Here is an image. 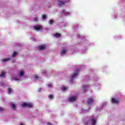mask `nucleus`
<instances>
[{
	"mask_svg": "<svg viewBox=\"0 0 125 125\" xmlns=\"http://www.w3.org/2000/svg\"><path fill=\"white\" fill-rule=\"evenodd\" d=\"M90 124H91L92 125H96V119H95L94 118H90L89 120L86 122L85 125H90Z\"/></svg>",
	"mask_w": 125,
	"mask_h": 125,
	"instance_id": "nucleus-1",
	"label": "nucleus"
},
{
	"mask_svg": "<svg viewBox=\"0 0 125 125\" xmlns=\"http://www.w3.org/2000/svg\"><path fill=\"white\" fill-rule=\"evenodd\" d=\"M22 106L23 107H29V108H32L33 107V104H27V103H24L22 104Z\"/></svg>",
	"mask_w": 125,
	"mask_h": 125,
	"instance_id": "nucleus-2",
	"label": "nucleus"
},
{
	"mask_svg": "<svg viewBox=\"0 0 125 125\" xmlns=\"http://www.w3.org/2000/svg\"><path fill=\"white\" fill-rule=\"evenodd\" d=\"M76 100H77V96L71 97L69 99L70 102H73V101H76Z\"/></svg>",
	"mask_w": 125,
	"mask_h": 125,
	"instance_id": "nucleus-3",
	"label": "nucleus"
},
{
	"mask_svg": "<svg viewBox=\"0 0 125 125\" xmlns=\"http://www.w3.org/2000/svg\"><path fill=\"white\" fill-rule=\"evenodd\" d=\"M76 72L74 74L73 76H72V79H75L77 76L79 74V69L76 70Z\"/></svg>",
	"mask_w": 125,
	"mask_h": 125,
	"instance_id": "nucleus-4",
	"label": "nucleus"
},
{
	"mask_svg": "<svg viewBox=\"0 0 125 125\" xmlns=\"http://www.w3.org/2000/svg\"><path fill=\"white\" fill-rule=\"evenodd\" d=\"M111 102L114 104H118V103H119V100H118L117 99H115V98H112Z\"/></svg>",
	"mask_w": 125,
	"mask_h": 125,
	"instance_id": "nucleus-5",
	"label": "nucleus"
},
{
	"mask_svg": "<svg viewBox=\"0 0 125 125\" xmlns=\"http://www.w3.org/2000/svg\"><path fill=\"white\" fill-rule=\"evenodd\" d=\"M35 30H36V31H40L42 29V26L41 25H35L34 26Z\"/></svg>",
	"mask_w": 125,
	"mask_h": 125,
	"instance_id": "nucleus-6",
	"label": "nucleus"
},
{
	"mask_svg": "<svg viewBox=\"0 0 125 125\" xmlns=\"http://www.w3.org/2000/svg\"><path fill=\"white\" fill-rule=\"evenodd\" d=\"M94 101L93 98H89L87 100V103L89 104H91V103H93Z\"/></svg>",
	"mask_w": 125,
	"mask_h": 125,
	"instance_id": "nucleus-7",
	"label": "nucleus"
},
{
	"mask_svg": "<svg viewBox=\"0 0 125 125\" xmlns=\"http://www.w3.org/2000/svg\"><path fill=\"white\" fill-rule=\"evenodd\" d=\"M66 2H64L62 0H59V6H61V5H64V3Z\"/></svg>",
	"mask_w": 125,
	"mask_h": 125,
	"instance_id": "nucleus-8",
	"label": "nucleus"
},
{
	"mask_svg": "<svg viewBox=\"0 0 125 125\" xmlns=\"http://www.w3.org/2000/svg\"><path fill=\"white\" fill-rule=\"evenodd\" d=\"M39 50H43V49H45V46L41 45L39 46Z\"/></svg>",
	"mask_w": 125,
	"mask_h": 125,
	"instance_id": "nucleus-9",
	"label": "nucleus"
},
{
	"mask_svg": "<svg viewBox=\"0 0 125 125\" xmlns=\"http://www.w3.org/2000/svg\"><path fill=\"white\" fill-rule=\"evenodd\" d=\"M88 85H85L83 86V91L84 93L85 92L86 90V88H87Z\"/></svg>",
	"mask_w": 125,
	"mask_h": 125,
	"instance_id": "nucleus-10",
	"label": "nucleus"
},
{
	"mask_svg": "<svg viewBox=\"0 0 125 125\" xmlns=\"http://www.w3.org/2000/svg\"><path fill=\"white\" fill-rule=\"evenodd\" d=\"M67 51L65 49H63L61 52V55H63V54H65Z\"/></svg>",
	"mask_w": 125,
	"mask_h": 125,
	"instance_id": "nucleus-11",
	"label": "nucleus"
},
{
	"mask_svg": "<svg viewBox=\"0 0 125 125\" xmlns=\"http://www.w3.org/2000/svg\"><path fill=\"white\" fill-rule=\"evenodd\" d=\"M7 61H10V58H7L3 60V62H7Z\"/></svg>",
	"mask_w": 125,
	"mask_h": 125,
	"instance_id": "nucleus-12",
	"label": "nucleus"
},
{
	"mask_svg": "<svg viewBox=\"0 0 125 125\" xmlns=\"http://www.w3.org/2000/svg\"><path fill=\"white\" fill-rule=\"evenodd\" d=\"M11 92H12V89H11V88H10V87L8 88V94H10V93H11Z\"/></svg>",
	"mask_w": 125,
	"mask_h": 125,
	"instance_id": "nucleus-13",
	"label": "nucleus"
},
{
	"mask_svg": "<svg viewBox=\"0 0 125 125\" xmlns=\"http://www.w3.org/2000/svg\"><path fill=\"white\" fill-rule=\"evenodd\" d=\"M11 105H12V107L13 108V109L14 110H15V109L16 108V105H15L13 103H11Z\"/></svg>",
	"mask_w": 125,
	"mask_h": 125,
	"instance_id": "nucleus-14",
	"label": "nucleus"
},
{
	"mask_svg": "<svg viewBox=\"0 0 125 125\" xmlns=\"http://www.w3.org/2000/svg\"><path fill=\"white\" fill-rule=\"evenodd\" d=\"M55 37H56L57 38H59V37L61 36V35L59 33H56L54 34Z\"/></svg>",
	"mask_w": 125,
	"mask_h": 125,
	"instance_id": "nucleus-15",
	"label": "nucleus"
},
{
	"mask_svg": "<svg viewBox=\"0 0 125 125\" xmlns=\"http://www.w3.org/2000/svg\"><path fill=\"white\" fill-rule=\"evenodd\" d=\"M66 13H67V12H66V10H63L62 13V15H63V16H64V15H65V14H66Z\"/></svg>",
	"mask_w": 125,
	"mask_h": 125,
	"instance_id": "nucleus-16",
	"label": "nucleus"
},
{
	"mask_svg": "<svg viewBox=\"0 0 125 125\" xmlns=\"http://www.w3.org/2000/svg\"><path fill=\"white\" fill-rule=\"evenodd\" d=\"M20 76L21 77H23V76H24V72L23 71H21L20 73Z\"/></svg>",
	"mask_w": 125,
	"mask_h": 125,
	"instance_id": "nucleus-17",
	"label": "nucleus"
},
{
	"mask_svg": "<svg viewBox=\"0 0 125 125\" xmlns=\"http://www.w3.org/2000/svg\"><path fill=\"white\" fill-rule=\"evenodd\" d=\"M4 75H5V72H2L1 73V74L0 75V77L4 76Z\"/></svg>",
	"mask_w": 125,
	"mask_h": 125,
	"instance_id": "nucleus-18",
	"label": "nucleus"
},
{
	"mask_svg": "<svg viewBox=\"0 0 125 125\" xmlns=\"http://www.w3.org/2000/svg\"><path fill=\"white\" fill-rule=\"evenodd\" d=\"M53 23H54V21H53V20H50L49 21V24L50 25H52V24H53Z\"/></svg>",
	"mask_w": 125,
	"mask_h": 125,
	"instance_id": "nucleus-19",
	"label": "nucleus"
},
{
	"mask_svg": "<svg viewBox=\"0 0 125 125\" xmlns=\"http://www.w3.org/2000/svg\"><path fill=\"white\" fill-rule=\"evenodd\" d=\"M62 89L63 91H65V90L67 89V88H66L65 86H62Z\"/></svg>",
	"mask_w": 125,
	"mask_h": 125,
	"instance_id": "nucleus-20",
	"label": "nucleus"
},
{
	"mask_svg": "<svg viewBox=\"0 0 125 125\" xmlns=\"http://www.w3.org/2000/svg\"><path fill=\"white\" fill-rule=\"evenodd\" d=\"M42 17L43 19H46V15H42Z\"/></svg>",
	"mask_w": 125,
	"mask_h": 125,
	"instance_id": "nucleus-21",
	"label": "nucleus"
},
{
	"mask_svg": "<svg viewBox=\"0 0 125 125\" xmlns=\"http://www.w3.org/2000/svg\"><path fill=\"white\" fill-rule=\"evenodd\" d=\"M17 55V52H14L13 54V57H14L15 56H16Z\"/></svg>",
	"mask_w": 125,
	"mask_h": 125,
	"instance_id": "nucleus-22",
	"label": "nucleus"
},
{
	"mask_svg": "<svg viewBox=\"0 0 125 125\" xmlns=\"http://www.w3.org/2000/svg\"><path fill=\"white\" fill-rule=\"evenodd\" d=\"M48 98H49L50 99H52L53 98V95H50L49 96H48Z\"/></svg>",
	"mask_w": 125,
	"mask_h": 125,
	"instance_id": "nucleus-23",
	"label": "nucleus"
},
{
	"mask_svg": "<svg viewBox=\"0 0 125 125\" xmlns=\"http://www.w3.org/2000/svg\"><path fill=\"white\" fill-rule=\"evenodd\" d=\"M4 111V108L1 107H0V112H2Z\"/></svg>",
	"mask_w": 125,
	"mask_h": 125,
	"instance_id": "nucleus-24",
	"label": "nucleus"
},
{
	"mask_svg": "<svg viewBox=\"0 0 125 125\" xmlns=\"http://www.w3.org/2000/svg\"><path fill=\"white\" fill-rule=\"evenodd\" d=\"M34 78L35 79V80H38V79H40V77H39L38 75H36V76L34 77Z\"/></svg>",
	"mask_w": 125,
	"mask_h": 125,
	"instance_id": "nucleus-25",
	"label": "nucleus"
},
{
	"mask_svg": "<svg viewBox=\"0 0 125 125\" xmlns=\"http://www.w3.org/2000/svg\"><path fill=\"white\" fill-rule=\"evenodd\" d=\"M34 21H38V18H36L34 19Z\"/></svg>",
	"mask_w": 125,
	"mask_h": 125,
	"instance_id": "nucleus-26",
	"label": "nucleus"
},
{
	"mask_svg": "<svg viewBox=\"0 0 125 125\" xmlns=\"http://www.w3.org/2000/svg\"><path fill=\"white\" fill-rule=\"evenodd\" d=\"M48 85L49 87H51V86H52V85L51 84H48Z\"/></svg>",
	"mask_w": 125,
	"mask_h": 125,
	"instance_id": "nucleus-27",
	"label": "nucleus"
},
{
	"mask_svg": "<svg viewBox=\"0 0 125 125\" xmlns=\"http://www.w3.org/2000/svg\"><path fill=\"white\" fill-rule=\"evenodd\" d=\"M42 90V88H40L39 89V92H41V91Z\"/></svg>",
	"mask_w": 125,
	"mask_h": 125,
	"instance_id": "nucleus-28",
	"label": "nucleus"
},
{
	"mask_svg": "<svg viewBox=\"0 0 125 125\" xmlns=\"http://www.w3.org/2000/svg\"><path fill=\"white\" fill-rule=\"evenodd\" d=\"M14 80H15V81H19V79H17V78H15V79H14Z\"/></svg>",
	"mask_w": 125,
	"mask_h": 125,
	"instance_id": "nucleus-29",
	"label": "nucleus"
},
{
	"mask_svg": "<svg viewBox=\"0 0 125 125\" xmlns=\"http://www.w3.org/2000/svg\"><path fill=\"white\" fill-rule=\"evenodd\" d=\"M47 125H52V124H51V123H48Z\"/></svg>",
	"mask_w": 125,
	"mask_h": 125,
	"instance_id": "nucleus-30",
	"label": "nucleus"
}]
</instances>
